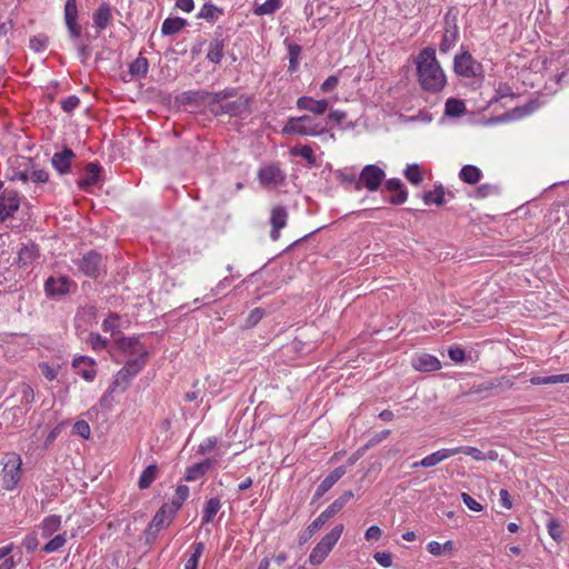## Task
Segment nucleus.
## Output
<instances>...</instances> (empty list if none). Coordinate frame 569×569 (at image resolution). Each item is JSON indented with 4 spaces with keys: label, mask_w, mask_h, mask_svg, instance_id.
<instances>
[{
    "label": "nucleus",
    "mask_w": 569,
    "mask_h": 569,
    "mask_svg": "<svg viewBox=\"0 0 569 569\" xmlns=\"http://www.w3.org/2000/svg\"><path fill=\"white\" fill-rule=\"evenodd\" d=\"M6 178L11 182H21L22 184H34L31 197H39L43 186L49 182V172L40 168L32 158L23 156L11 157L8 161Z\"/></svg>",
    "instance_id": "nucleus-1"
},
{
    "label": "nucleus",
    "mask_w": 569,
    "mask_h": 569,
    "mask_svg": "<svg viewBox=\"0 0 569 569\" xmlns=\"http://www.w3.org/2000/svg\"><path fill=\"white\" fill-rule=\"evenodd\" d=\"M416 64L418 81L423 90L437 93L446 87L447 78L433 48L422 49L416 59Z\"/></svg>",
    "instance_id": "nucleus-2"
},
{
    "label": "nucleus",
    "mask_w": 569,
    "mask_h": 569,
    "mask_svg": "<svg viewBox=\"0 0 569 569\" xmlns=\"http://www.w3.org/2000/svg\"><path fill=\"white\" fill-rule=\"evenodd\" d=\"M325 131L326 124L309 114L289 118L281 130L283 134H299L308 137H317L322 134Z\"/></svg>",
    "instance_id": "nucleus-3"
},
{
    "label": "nucleus",
    "mask_w": 569,
    "mask_h": 569,
    "mask_svg": "<svg viewBox=\"0 0 569 569\" xmlns=\"http://www.w3.org/2000/svg\"><path fill=\"white\" fill-rule=\"evenodd\" d=\"M343 531V526L338 525L335 528L331 529L329 533H327L319 543L312 549L309 561L312 565H320L326 557L329 555V552L332 550L333 546L339 540L341 533Z\"/></svg>",
    "instance_id": "nucleus-4"
},
{
    "label": "nucleus",
    "mask_w": 569,
    "mask_h": 569,
    "mask_svg": "<svg viewBox=\"0 0 569 569\" xmlns=\"http://www.w3.org/2000/svg\"><path fill=\"white\" fill-rule=\"evenodd\" d=\"M515 385L513 380L509 377L502 376L491 380L473 385L468 395H479L481 398H488L492 395H498L505 390L512 388Z\"/></svg>",
    "instance_id": "nucleus-5"
},
{
    "label": "nucleus",
    "mask_w": 569,
    "mask_h": 569,
    "mask_svg": "<svg viewBox=\"0 0 569 569\" xmlns=\"http://www.w3.org/2000/svg\"><path fill=\"white\" fill-rule=\"evenodd\" d=\"M386 174L385 171L377 164H367L362 168L359 178L356 181V190L360 191L366 188L367 190L375 192L377 191Z\"/></svg>",
    "instance_id": "nucleus-6"
},
{
    "label": "nucleus",
    "mask_w": 569,
    "mask_h": 569,
    "mask_svg": "<svg viewBox=\"0 0 569 569\" xmlns=\"http://www.w3.org/2000/svg\"><path fill=\"white\" fill-rule=\"evenodd\" d=\"M22 460L20 456L10 453L7 456L2 469V487L6 490H13L21 478Z\"/></svg>",
    "instance_id": "nucleus-7"
},
{
    "label": "nucleus",
    "mask_w": 569,
    "mask_h": 569,
    "mask_svg": "<svg viewBox=\"0 0 569 569\" xmlns=\"http://www.w3.org/2000/svg\"><path fill=\"white\" fill-rule=\"evenodd\" d=\"M20 207V197L16 190L3 188L0 183V222L12 218Z\"/></svg>",
    "instance_id": "nucleus-8"
},
{
    "label": "nucleus",
    "mask_w": 569,
    "mask_h": 569,
    "mask_svg": "<svg viewBox=\"0 0 569 569\" xmlns=\"http://www.w3.org/2000/svg\"><path fill=\"white\" fill-rule=\"evenodd\" d=\"M453 70L458 76L472 78L480 70V63L472 58L470 52L463 51L455 57Z\"/></svg>",
    "instance_id": "nucleus-9"
},
{
    "label": "nucleus",
    "mask_w": 569,
    "mask_h": 569,
    "mask_svg": "<svg viewBox=\"0 0 569 569\" xmlns=\"http://www.w3.org/2000/svg\"><path fill=\"white\" fill-rule=\"evenodd\" d=\"M79 270L88 277H97L103 268L102 257L96 251H89L78 262Z\"/></svg>",
    "instance_id": "nucleus-10"
},
{
    "label": "nucleus",
    "mask_w": 569,
    "mask_h": 569,
    "mask_svg": "<svg viewBox=\"0 0 569 569\" xmlns=\"http://www.w3.org/2000/svg\"><path fill=\"white\" fill-rule=\"evenodd\" d=\"M64 20L70 36L74 39L81 34V27L78 23V8L76 0H67L64 4Z\"/></svg>",
    "instance_id": "nucleus-11"
},
{
    "label": "nucleus",
    "mask_w": 569,
    "mask_h": 569,
    "mask_svg": "<svg viewBox=\"0 0 569 569\" xmlns=\"http://www.w3.org/2000/svg\"><path fill=\"white\" fill-rule=\"evenodd\" d=\"M411 366L417 370L421 372H432L437 371L441 368L440 360L426 352L417 353L411 359Z\"/></svg>",
    "instance_id": "nucleus-12"
},
{
    "label": "nucleus",
    "mask_w": 569,
    "mask_h": 569,
    "mask_svg": "<svg viewBox=\"0 0 569 569\" xmlns=\"http://www.w3.org/2000/svg\"><path fill=\"white\" fill-rule=\"evenodd\" d=\"M288 212L282 206H277L272 208L270 216V238L273 241H277L280 237V230L287 226Z\"/></svg>",
    "instance_id": "nucleus-13"
},
{
    "label": "nucleus",
    "mask_w": 569,
    "mask_h": 569,
    "mask_svg": "<svg viewBox=\"0 0 569 569\" xmlns=\"http://www.w3.org/2000/svg\"><path fill=\"white\" fill-rule=\"evenodd\" d=\"M258 178L260 183L263 186H278L283 182L284 174L282 173L278 166L268 164L260 168L258 172Z\"/></svg>",
    "instance_id": "nucleus-14"
},
{
    "label": "nucleus",
    "mask_w": 569,
    "mask_h": 569,
    "mask_svg": "<svg viewBox=\"0 0 569 569\" xmlns=\"http://www.w3.org/2000/svg\"><path fill=\"white\" fill-rule=\"evenodd\" d=\"M129 371L127 370H122L120 369L112 383L110 385L109 389L107 390V392L102 396L101 398V406L104 405V402H107L109 400V398L111 397V395L113 392H123L128 389V387L130 386V381H131V377H130V373H128Z\"/></svg>",
    "instance_id": "nucleus-15"
},
{
    "label": "nucleus",
    "mask_w": 569,
    "mask_h": 569,
    "mask_svg": "<svg viewBox=\"0 0 569 569\" xmlns=\"http://www.w3.org/2000/svg\"><path fill=\"white\" fill-rule=\"evenodd\" d=\"M296 106L300 110L321 116L327 111L329 103L326 99L315 100L311 97L302 96L297 99Z\"/></svg>",
    "instance_id": "nucleus-16"
},
{
    "label": "nucleus",
    "mask_w": 569,
    "mask_h": 569,
    "mask_svg": "<svg viewBox=\"0 0 569 569\" xmlns=\"http://www.w3.org/2000/svg\"><path fill=\"white\" fill-rule=\"evenodd\" d=\"M74 158V152L69 148H64L52 156L51 164L60 174H66L70 171L71 162Z\"/></svg>",
    "instance_id": "nucleus-17"
},
{
    "label": "nucleus",
    "mask_w": 569,
    "mask_h": 569,
    "mask_svg": "<svg viewBox=\"0 0 569 569\" xmlns=\"http://www.w3.org/2000/svg\"><path fill=\"white\" fill-rule=\"evenodd\" d=\"M101 167L96 162H90L86 166L84 177L78 180V187L87 191L90 187L98 183L100 179Z\"/></svg>",
    "instance_id": "nucleus-18"
},
{
    "label": "nucleus",
    "mask_w": 569,
    "mask_h": 569,
    "mask_svg": "<svg viewBox=\"0 0 569 569\" xmlns=\"http://www.w3.org/2000/svg\"><path fill=\"white\" fill-rule=\"evenodd\" d=\"M456 455H457V450H453V448L441 449V450H438V451L425 457L422 460L415 462L412 465V468H417V467L430 468V467H433V466L440 463L441 461H443L452 456H456Z\"/></svg>",
    "instance_id": "nucleus-19"
},
{
    "label": "nucleus",
    "mask_w": 569,
    "mask_h": 569,
    "mask_svg": "<svg viewBox=\"0 0 569 569\" xmlns=\"http://www.w3.org/2000/svg\"><path fill=\"white\" fill-rule=\"evenodd\" d=\"M166 519V507H161L157 513L153 516L151 522L149 523L148 528L144 531L146 541L150 543L153 541L159 532V530L162 528Z\"/></svg>",
    "instance_id": "nucleus-20"
},
{
    "label": "nucleus",
    "mask_w": 569,
    "mask_h": 569,
    "mask_svg": "<svg viewBox=\"0 0 569 569\" xmlns=\"http://www.w3.org/2000/svg\"><path fill=\"white\" fill-rule=\"evenodd\" d=\"M345 473L346 468L343 466L332 470L318 486L315 498L318 499L323 496Z\"/></svg>",
    "instance_id": "nucleus-21"
},
{
    "label": "nucleus",
    "mask_w": 569,
    "mask_h": 569,
    "mask_svg": "<svg viewBox=\"0 0 569 569\" xmlns=\"http://www.w3.org/2000/svg\"><path fill=\"white\" fill-rule=\"evenodd\" d=\"M112 19L109 3H102L93 13V24L99 30H104Z\"/></svg>",
    "instance_id": "nucleus-22"
},
{
    "label": "nucleus",
    "mask_w": 569,
    "mask_h": 569,
    "mask_svg": "<svg viewBox=\"0 0 569 569\" xmlns=\"http://www.w3.org/2000/svg\"><path fill=\"white\" fill-rule=\"evenodd\" d=\"M459 178L465 183L476 184L481 180L482 171L476 166L466 164L460 169Z\"/></svg>",
    "instance_id": "nucleus-23"
},
{
    "label": "nucleus",
    "mask_w": 569,
    "mask_h": 569,
    "mask_svg": "<svg viewBox=\"0 0 569 569\" xmlns=\"http://www.w3.org/2000/svg\"><path fill=\"white\" fill-rule=\"evenodd\" d=\"M250 99L240 97L239 99L227 102L221 106L224 113H228L230 116H238L243 112H246L249 108Z\"/></svg>",
    "instance_id": "nucleus-24"
},
{
    "label": "nucleus",
    "mask_w": 569,
    "mask_h": 569,
    "mask_svg": "<svg viewBox=\"0 0 569 569\" xmlns=\"http://www.w3.org/2000/svg\"><path fill=\"white\" fill-rule=\"evenodd\" d=\"M187 26V20L183 18H167L161 26V32L164 36L176 34Z\"/></svg>",
    "instance_id": "nucleus-25"
},
{
    "label": "nucleus",
    "mask_w": 569,
    "mask_h": 569,
    "mask_svg": "<svg viewBox=\"0 0 569 569\" xmlns=\"http://www.w3.org/2000/svg\"><path fill=\"white\" fill-rule=\"evenodd\" d=\"M457 40H458L457 27L453 26L451 28H447L443 32L441 42L439 44L440 52L446 53L449 50H451L455 47Z\"/></svg>",
    "instance_id": "nucleus-26"
},
{
    "label": "nucleus",
    "mask_w": 569,
    "mask_h": 569,
    "mask_svg": "<svg viewBox=\"0 0 569 569\" xmlns=\"http://www.w3.org/2000/svg\"><path fill=\"white\" fill-rule=\"evenodd\" d=\"M210 467H211L210 460H204L202 462L194 463L193 466H191L187 469L184 479L187 481H194V480L199 479L200 477H202L210 469Z\"/></svg>",
    "instance_id": "nucleus-27"
},
{
    "label": "nucleus",
    "mask_w": 569,
    "mask_h": 569,
    "mask_svg": "<svg viewBox=\"0 0 569 569\" xmlns=\"http://www.w3.org/2000/svg\"><path fill=\"white\" fill-rule=\"evenodd\" d=\"M222 13V9L211 2H206L200 9L198 18L204 19L209 22H214Z\"/></svg>",
    "instance_id": "nucleus-28"
},
{
    "label": "nucleus",
    "mask_w": 569,
    "mask_h": 569,
    "mask_svg": "<svg viewBox=\"0 0 569 569\" xmlns=\"http://www.w3.org/2000/svg\"><path fill=\"white\" fill-rule=\"evenodd\" d=\"M445 188L442 184L436 186L433 190L427 191L423 194V202L426 204L436 203L437 206H441L445 203Z\"/></svg>",
    "instance_id": "nucleus-29"
},
{
    "label": "nucleus",
    "mask_w": 569,
    "mask_h": 569,
    "mask_svg": "<svg viewBox=\"0 0 569 569\" xmlns=\"http://www.w3.org/2000/svg\"><path fill=\"white\" fill-rule=\"evenodd\" d=\"M149 68L148 59L139 56L133 60L129 67V72L132 77L142 78L147 74Z\"/></svg>",
    "instance_id": "nucleus-30"
},
{
    "label": "nucleus",
    "mask_w": 569,
    "mask_h": 569,
    "mask_svg": "<svg viewBox=\"0 0 569 569\" xmlns=\"http://www.w3.org/2000/svg\"><path fill=\"white\" fill-rule=\"evenodd\" d=\"M531 385H551V383H563L569 382V373L553 375L546 377H532L530 379Z\"/></svg>",
    "instance_id": "nucleus-31"
},
{
    "label": "nucleus",
    "mask_w": 569,
    "mask_h": 569,
    "mask_svg": "<svg viewBox=\"0 0 569 569\" xmlns=\"http://www.w3.org/2000/svg\"><path fill=\"white\" fill-rule=\"evenodd\" d=\"M446 114L449 117H459L466 112V104L462 100L450 98L446 101Z\"/></svg>",
    "instance_id": "nucleus-32"
},
{
    "label": "nucleus",
    "mask_w": 569,
    "mask_h": 569,
    "mask_svg": "<svg viewBox=\"0 0 569 569\" xmlns=\"http://www.w3.org/2000/svg\"><path fill=\"white\" fill-rule=\"evenodd\" d=\"M158 473V467L156 465L148 466L141 473L138 481L140 489H147L151 486Z\"/></svg>",
    "instance_id": "nucleus-33"
},
{
    "label": "nucleus",
    "mask_w": 569,
    "mask_h": 569,
    "mask_svg": "<svg viewBox=\"0 0 569 569\" xmlns=\"http://www.w3.org/2000/svg\"><path fill=\"white\" fill-rule=\"evenodd\" d=\"M405 177L406 179L415 184L418 186L423 181V173L419 164L412 163L408 164L405 169Z\"/></svg>",
    "instance_id": "nucleus-34"
},
{
    "label": "nucleus",
    "mask_w": 569,
    "mask_h": 569,
    "mask_svg": "<svg viewBox=\"0 0 569 569\" xmlns=\"http://www.w3.org/2000/svg\"><path fill=\"white\" fill-rule=\"evenodd\" d=\"M282 6L281 0H266L263 3L258 4L254 9V14L257 16H266L272 14Z\"/></svg>",
    "instance_id": "nucleus-35"
},
{
    "label": "nucleus",
    "mask_w": 569,
    "mask_h": 569,
    "mask_svg": "<svg viewBox=\"0 0 569 569\" xmlns=\"http://www.w3.org/2000/svg\"><path fill=\"white\" fill-rule=\"evenodd\" d=\"M146 358L147 352H143L138 358L127 361L124 367H122L121 369L129 371L128 373H130V377L132 378L143 368V366L146 365Z\"/></svg>",
    "instance_id": "nucleus-36"
},
{
    "label": "nucleus",
    "mask_w": 569,
    "mask_h": 569,
    "mask_svg": "<svg viewBox=\"0 0 569 569\" xmlns=\"http://www.w3.org/2000/svg\"><path fill=\"white\" fill-rule=\"evenodd\" d=\"M61 525V520L59 516H50L47 517L41 525L42 535L44 537L51 536L53 532H56Z\"/></svg>",
    "instance_id": "nucleus-37"
},
{
    "label": "nucleus",
    "mask_w": 569,
    "mask_h": 569,
    "mask_svg": "<svg viewBox=\"0 0 569 569\" xmlns=\"http://www.w3.org/2000/svg\"><path fill=\"white\" fill-rule=\"evenodd\" d=\"M290 153L292 156H300V157H302L303 159H306L308 161V163L310 166L316 164L317 158H316V154L313 152V149L310 146L306 144V146H301V147H293L290 150Z\"/></svg>",
    "instance_id": "nucleus-38"
},
{
    "label": "nucleus",
    "mask_w": 569,
    "mask_h": 569,
    "mask_svg": "<svg viewBox=\"0 0 569 569\" xmlns=\"http://www.w3.org/2000/svg\"><path fill=\"white\" fill-rule=\"evenodd\" d=\"M221 507L220 500L218 498H211L208 500L207 506L203 511L202 521L208 523L212 521L213 517L217 515Z\"/></svg>",
    "instance_id": "nucleus-39"
},
{
    "label": "nucleus",
    "mask_w": 569,
    "mask_h": 569,
    "mask_svg": "<svg viewBox=\"0 0 569 569\" xmlns=\"http://www.w3.org/2000/svg\"><path fill=\"white\" fill-rule=\"evenodd\" d=\"M207 58L213 63H220L223 58V44L221 41L216 40L210 43Z\"/></svg>",
    "instance_id": "nucleus-40"
},
{
    "label": "nucleus",
    "mask_w": 569,
    "mask_h": 569,
    "mask_svg": "<svg viewBox=\"0 0 569 569\" xmlns=\"http://www.w3.org/2000/svg\"><path fill=\"white\" fill-rule=\"evenodd\" d=\"M204 550V545L202 542H197L193 545V552L191 557L188 559L184 569H198V562L200 557L202 556Z\"/></svg>",
    "instance_id": "nucleus-41"
},
{
    "label": "nucleus",
    "mask_w": 569,
    "mask_h": 569,
    "mask_svg": "<svg viewBox=\"0 0 569 569\" xmlns=\"http://www.w3.org/2000/svg\"><path fill=\"white\" fill-rule=\"evenodd\" d=\"M453 450H457V455L465 453L467 456H470L472 459H475L477 461L486 459L485 453L475 447H457V448H453Z\"/></svg>",
    "instance_id": "nucleus-42"
},
{
    "label": "nucleus",
    "mask_w": 569,
    "mask_h": 569,
    "mask_svg": "<svg viewBox=\"0 0 569 569\" xmlns=\"http://www.w3.org/2000/svg\"><path fill=\"white\" fill-rule=\"evenodd\" d=\"M64 543H66L64 535H58L54 538H52L49 542H47L42 549H43V551L50 553V552L59 550Z\"/></svg>",
    "instance_id": "nucleus-43"
},
{
    "label": "nucleus",
    "mask_w": 569,
    "mask_h": 569,
    "mask_svg": "<svg viewBox=\"0 0 569 569\" xmlns=\"http://www.w3.org/2000/svg\"><path fill=\"white\" fill-rule=\"evenodd\" d=\"M327 521L319 515L306 529L302 539L307 540L311 538Z\"/></svg>",
    "instance_id": "nucleus-44"
},
{
    "label": "nucleus",
    "mask_w": 569,
    "mask_h": 569,
    "mask_svg": "<svg viewBox=\"0 0 569 569\" xmlns=\"http://www.w3.org/2000/svg\"><path fill=\"white\" fill-rule=\"evenodd\" d=\"M116 343L118 348L124 352H136V345H138L139 341L136 338H119Z\"/></svg>",
    "instance_id": "nucleus-45"
},
{
    "label": "nucleus",
    "mask_w": 569,
    "mask_h": 569,
    "mask_svg": "<svg viewBox=\"0 0 569 569\" xmlns=\"http://www.w3.org/2000/svg\"><path fill=\"white\" fill-rule=\"evenodd\" d=\"M300 53H301L300 46H298V44L289 46V61H290L289 70L290 71H295L297 69Z\"/></svg>",
    "instance_id": "nucleus-46"
},
{
    "label": "nucleus",
    "mask_w": 569,
    "mask_h": 569,
    "mask_svg": "<svg viewBox=\"0 0 569 569\" xmlns=\"http://www.w3.org/2000/svg\"><path fill=\"white\" fill-rule=\"evenodd\" d=\"M345 506L342 501L336 499L325 511L320 513V516L328 521L332 517H335Z\"/></svg>",
    "instance_id": "nucleus-47"
},
{
    "label": "nucleus",
    "mask_w": 569,
    "mask_h": 569,
    "mask_svg": "<svg viewBox=\"0 0 569 569\" xmlns=\"http://www.w3.org/2000/svg\"><path fill=\"white\" fill-rule=\"evenodd\" d=\"M512 97H515L512 88L508 83L500 82L498 84V87L496 88L495 100H501L505 98H512Z\"/></svg>",
    "instance_id": "nucleus-48"
},
{
    "label": "nucleus",
    "mask_w": 569,
    "mask_h": 569,
    "mask_svg": "<svg viewBox=\"0 0 569 569\" xmlns=\"http://www.w3.org/2000/svg\"><path fill=\"white\" fill-rule=\"evenodd\" d=\"M44 291L46 296L52 299H60L70 292L69 287H44Z\"/></svg>",
    "instance_id": "nucleus-49"
},
{
    "label": "nucleus",
    "mask_w": 569,
    "mask_h": 569,
    "mask_svg": "<svg viewBox=\"0 0 569 569\" xmlns=\"http://www.w3.org/2000/svg\"><path fill=\"white\" fill-rule=\"evenodd\" d=\"M547 527H548V532H549L550 537L556 541H560L561 537H562V530L560 528V523L558 522V520L555 518H551L548 521Z\"/></svg>",
    "instance_id": "nucleus-50"
},
{
    "label": "nucleus",
    "mask_w": 569,
    "mask_h": 569,
    "mask_svg": "<svg viewBox=\"0 0 569 569\" xmlns=\"http://www.w3.org/2000/svg\"><path fill=\"white\" fill-rule=\"evenodd\" d=\"M189 495V488L184 485L178 486L176 490V497L172 500V503L176 506L177 509H179L183 501L188 498Z\"/></svg>",
    "instance_id": "nucleus-51"
},
{
    "label": "nucleus",
    "mask_w": 569,
    "mask_h": 569,
    "mask_svg": "<svg viewBox=\"0 0 569 569\" xmlns=\"http://www.w3.org/2000/svg\"><path fill=\"white\" fill-rule=\"evenodd\" d=\"M79 104H80V99L74 94L68 96L67 98L61 100V108L63 111H66L68 113L72 112L76 108H78Z\"/></svg>",
    "instance_id": "nucleus-52"
},
{
    "label": "nucleus",
    "mask_w": 569,
    "mask_h": 569,
    "mask_svg": "<svg viewBox=\"0 0 569 569\" xmlns=\"http://www.w3.org/2000/svg\"><path fill=\"white\" fill-rule=\"evenodd\" d=\"M49 44L48 37L43 34L34 36L30 39V47L36 51L44 50Z\"/></svg>",
    "instance_id": "nucleus-53"
},
{
    "label": "nucleus",
    "mask_w": 569,
    "mask_h": 569,
    "mask_svg": "<svg viewBox=\"0 0 569 569\" xmlns=\"http://www.w3.org/2000/svg\"><path fill=\"white\" fill-rule=\"evenodd\" d=\"M119 328V316L118 315H110L104 321H103V330L110 331L112 335H116L118 332Z\"/></svg>",
    "instance_id": "nucleus-54"
},
{
    "label": "nucleus",
    "mask_w": 569,
    "mask_h": 569,
    "mask_svg": "<svg viewBox=\"0 0 569 569\" xmlns=\"http://www.w3.org/2000/svg\"><path fill=\"white\" fill-rule=\"evenodd\" d=\"M73 431L74 433L79 435L80 437L84 439H89L90 437V426L84 420H79L73 425Z\"/></svg>",
    "instance_id": "nucleus-55"
},
{
    "label": "nucleus",
    "mask_w": 569,
    "mask_h": 569,
    "mask_svg": "<svg viewBox=\"0 0 569 569\" xmlns=\"http://www.w3.org/2000/svg\"><path fill=\"white\" fill-rule=\"evenodd\" d=\"M448 355L450 357V359L457 363H461V362H465L466 361V352L465 350L459 347V346H456V347H451L448 351Z\"/></svg>",
    "instance_id": "nucleus-56"
},
{
    "label": "nucleus",
    "mask_w": 569,
    "mask_h": 569,
    "mask_svg": "<svg viewBox=\"0 0 569 569\" xmlns=\"http://www.w3.org/2000/svg\"><path fill=\"white\" fill-rule=\"evenodd\" d=\"M375 560L385 568L392 565V555L386 551H378L373 555Z\"/></svg>",
    "instance_id": "nucleus-57"
},
{
    "label": "nucleus",
    "mask_w": 569,
    "mask_h": 569,
    "mask_svg": "<svg viewBox=\"0 0 569 569\" xmlns=\"http://www.w3.org/2000/svg\"><path fill=\"white\" fill-rule=\"evenodd\" d=\"M263 317V310L260 308L253 309L247 318V327L256 326Z\"/></svg>",
    "instance_id": "nucleus-58"
},
{
    "label": "nucleus",
    "mask_w": 569,
    "mask_h": 569,
    "mask_svg": "<svg viewBox=\"0 0 569 569\" xmlns=\"http://www.w3.org/2000/svg\"><path fill=\"white\" fill-rule=\"evenodd\" d=\"M493 192H495V187L489 183H485V184L479 186L476 189L475 196H476V198H487V197L491 196Z\"/></svg>",
    "instance_id": "nucleus-59"
},
{
    "label": "nucleus",
    "mask_w": 569,
    "mask_h": 569,
    "mask_svg": "<svg viewBox=\"0 0 569 569\" xmlns=\"http://www.w3.org/2000/svg\"><path fill=\"white\" fill-rule=\"evenodd\" d=\"M461 498H462L463 502L466 503V506L470 510H472V511H481L482 510V506L477 500H475L471 496H469L468 493L463 492L461 495Z\"/></svg>",
    "instance_id": "nucleus-60"
},
{
    "label": "nucleus",
    "mask_w": 569,
    "mask_h": 569,
    "mask_svg": "<svg viewBox=\"0 0 569 569\" xmlns=\"http://www.w3.org/2000/svg\"><path fill=\"white\" fill-rule=\"evenodd\" d=\"M339 83V79L337 76H330L328 77L321 84V91L322 92H329L332 89H335Z\"/></svg>",
    "instance_id": "nucleus-61"
},
{
    "label": "nucleus",
    "mask_w": 569,
    "mask_h": 569,
    "mask_svg": "<svg viewBox=\"0 0 569 569\" xmlns=\"http://www.w3.org/2000/svg\"><path fill=\"white\" fill-rule=\"evenodd\" d=\"M22 401L31 403L34 400L33 389L29 385H23L21 389Z\"/></svg>",
    "instance_id": "nucleus-62"
},
{
    "label": "nucleus",
    "mask_w": 569,
    "mask_h": 569,
    "mask_svg": "<svg viewBox=\"0 0 569 569\" xmlns=\"http://www.w3.org/2000/svg\"><path fill=\"white\" fill-rule=\"evenodd\" d=\"M40 369L42 371V375L48 379V380H53L57 378V370L53 369L52 367H50L48 363H40Z\"/></svg>",
    "instance_id": "nucleus-63"
},
{
    "label": "nucleus",
    "mask_w": 569,
    "mask_h": 569,
    "mask_svg": "<svg viewBox=\"0 0 569 569\" xmlns=\"http://www.w3.org/2000/svg\"><path fill=\"white\" fill-rule=\"evenodd\" d=\"M386 188L390 192L405 190L402 182L400 181V179L397 178L389 179L386 183Z\"/></svg>",
    "instance_id": "nucleus-64"
}]
</instances>
